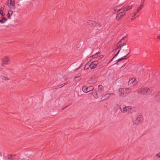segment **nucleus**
<instances>
[{
	"mask_svg": "<svg viewBox=\"0 0 160 160\" xmlns=\"http://www.w3.org/2000/svg\"><path fill=\"white\" fill-rule=\"evenodd\" d=\"M157 38H158V39H160V35H159V36H158L157 37Z\"/></svg>",
	"mask_w": 160,
	"mask_h": 160,
	"instance_id": "obj_35",
	"label": "nucleus"
},
{
	"mask_svg": "<svg viewBox=\"0 0 160 160\" xmlns=\"http://www.w3.org/2000/svg\"><path fill=\"white\" fill-rule=\"evenodd\" d=\"M80 74H78L75 77L74 79L76 80V81L79 82L81 80V78L77 80H76V79L77 78H79L80 77Z\"/></svg>",
	"mask_w": 160,
	"mask_h": 160,
	"instance_id": "obj_22",
	"label": "nucleus"
},
{
	"mask_svg": "<svg viewBox=\"0 0 160 160\" xmlns=\"http://www.w3.org/2000/svg\"><path fill=\"white\" fill-rule=\"evenodd\" d=\"M10 4L11 8L14 9L15 8L14 0H10Z\"/></svg>",
	"mask_w": 160,
	"mask_h": 160,
	"instance_id": "obj_12",
	"label": "nucleus"
},
{
	"mask_svg": "<svg viewBox=\"0 0 160 160\" xmlns=\"http://www.w3.org/2000/svg\"><path fill=\"white\" fill-rule=\"evenodd\" d=\"M2 80V82H4V81H7L8 79L4 76H1V80Z\"/></svg>",
	"mask_w": 160,
	"mask_h": 160,
	"instance_id": "obj_20",
	"label": "nucleus"
},
{
	"mask_svg": "<svg viewBox=\"0 0 160 160\" xmlns=\"http://www.w3.org/2000/svg\"><path fill=\"white\" fill-rule=\"evenodd\" d=\"M156 156L158 158H160V152L157 154L156 155Z\"/></svg>",
	"mask_w": 160,
	"mask_h": 160,
	"instance_id": "obj_30",
	"label": "nucleus"
},
{
	"mask_svg": "<svg viewBox=\"0 0 160 160\" xmlns=\"http://www.w3.org/2000/svg\"><path fill=\"white\" fill-rule=\"evenodd\" d=\"M25 123H26V124H28V123H27V122H25Z\"/></svg>",
	"mask_w": 160,
	"mask_h": 160,
	"instance_id": "obj_38",
	"label": "nucleus"
},
{
	"mask_svg": "<svg viewBox=\"0 0 160 160\" xmlns=\"http://www.w3.org/2000/svg\"><path fill=\"white\" fill-rule=\"evenodd\" d=\"M120 51V50H119L118 52L115 54V55H114V56L113 57V58L110 60V62H111V61H112L114 58L116 56H117L119 53V52Z\"/></svg>",
	"mask_w": 160,
	"mask_h": 160,
	"instance_id": "obj_24",
	"label": "nucleus"
},
{
	"mask_svg": "<svg viewBox=\"0 0 160 160\" xmlns=\"http://www.w3.org/2000/svg\"><path fill=\"white\" fill-rule=\"evenodd\" d=\"M117 107H118V105H117Z\"/></svg>",
	"mask_w": 160,
	"mask_h": 160,
	"instance_id": "obj_39",
	"label": "nucleus"
},
{
	"mask_svg": "<svg viewBox=\"0 0 160 160\" xmlns=\"http://www.w3.org/2000/svg\"><path fill=\"white\" fill-rule=\"evenodd\" d=\"M122 9V7L121 5H119L115 6L113 8V13L115 14L116 13H117L119 12Z\"/></svg>",
	"mask_w": 160,
	"mask_h": 160,
	"instance_id": "obj_9",
	"label": "nucleus"
},
{
	"mask_svg": "<svg viewBox=\"0 0 160 160\" xmlns=\"http://www.w3.org/2000/svg\"><path fill=\"white\" fill-rule=\"evenodd\" d=\"M3 155L4 157L8 158V154L7 153L5 152H3Z\"/></svg>",
	"mask_w": 160,
	"mask_h": 160,
	"instance_id": "obj_26",
	"label": "nucleus"
},
{
	"mask_svg": "<svg viewBox=\"0 0 160 160\" xmlns=\"http://www.w3.org/2000/svg\"><path fill=\"white\" fill-rule=\"evenodd\" d=\"M124 91L125 93H129L130 92L132 91V89L131 88H125L124 89Z\"/></svg>",
	"mask_w": 160,
	"mask_h": 160,
	"instance_id": "obj_19",
	"label": "nucleus"
},
{
	"mask_svg": "<svg viewBox=\"0 0 160 160\" xmlns=\"http://www.w3.org/2000/svg\"><path fill=\"white\" fill-rule=\"evenodd\" d=\"M136 15H134V13L131 18V20L132 21V20H134L136 18V17L135 16Z\"/></svg>",
	"mask_w": 160,
	"mask_h": 160,
	"instance_id": "obj_28",
	"label": "nucleus"
},
{
	"mask_svg": "<svg viewBox=\"0 0 160 160\" xmlns=\"http://www.w3.org/2000/svg\"><path fill=\"white\" fill-rule=\"evenodd\" d=\"M132 5L128 6L127 8L128 9V10H129L131 9L132 8Z\"/></svg>",
	"mask_w": 160,
	"mask_h": 160,
	"instance_id": "obj_29",
	"label": "nucleus"
},
{
	"mask_svg": "<svg viewBox=\"0 0 160 160\" xmlns=\"http://www.w3.org/2000/svg\"><path fill=\"white\" fill-rule=\"evenodd\" d=\"M89 60V63L90 65V68L91 69H92L94 68H95L97 65L98 63V61H92L91 60H89Z\"/></svg>",
	"mask_w": 160,
	"mask_h": 160,
	"instance_id": "obj_8",
	"label": "nucleus"
},
{
	"mask_svg": "<svg viewBox=\"0 0 160 160\" xmlns=\"http://www.w3.org/2000/svg\"><path fill=\"white\" fill-rule=\"evenodd\" d=\"M16 155L15 154H10L8 155V159L12 160L13 159V158L15 157Z\"/></svg>",
	"mask_w": 160,
	"mask_h": 160,
	"instance_id": "obj_17",
	"label": "nucleus"
},
{
	"mask_svg": "<svg viewBox=\"0 0 160 160\" xmlns=\"http://www.w3.org/2000/svg\"><path fill=\"white\" fill-rule=\"evenodd\" d=\"M137 82H138L135 78L133 77L129 79L128 85L130 87H132L135 85Z\"/></svg>",
	"mask_w": 160,
	"mask_h": 160,
	"instance_id": "obj_6",
	"label": "nucleus"
},
{
	"mask_svg": "<svg viewBox=\"0 0 160 160\" xmlns=\"http://www.w3.org/2000/svg\"><path fill=\"white\" fill-rule=\"evenodd\" d=\"M126 38L125 36L124 37H123L122 39L121 40L119 41V42H121V41L123 40L125 38Z\"/></svg>",
	"mask_w": 160,
	"mask_h": 160,
	"instance_id": "obj_33",
	"label": "nucleus"
},
{
	"mask_svg": "<svg viewBox=\"0 0 160 160\" xmlns=\"http://www.w3.org/2000/svg\"><path fill=\"white\" fill-rule=\"evenodd\" d=\"M143 5L142 4H141L139 7L138 8L137 10L134 13V15H136L139 12V11L142 8Z\"/></svg>",
	"mask_w": 160,
	"mask_h": 160,
	"instance_id": "obj_13",
	"label": "nucleus"
},
{
	"mask_svg": "<svg viewBox=\"0 0 160 160\" xmlns=\"http://www.w3.org/2000/svg\"><path fill=\"white\" fill-rule=\"evenodd\" d=\"M122 9H123V11H124V12L125 11H126L127 10H128V9L127 8H122Z\"/></svg>",
	"mask_w": 160,
	"mask_h": 160,
	"instance_id": "obj_31",
	"label": "nucleus"
},
{
	"mask_svg": "<svg viewBox=\"0 0 160 160\" xmlns=\"http://www.w3.org/2000/svg\"><path fill=\"white\" fill-rule=\"evenodd\" d=\"M89 67L90 68V65L89 63V62L88 61V62L85 65L84 67V69L85 70H87Z\"/></svg>",
	"mask_w": 160,
	"mask_h": 160,
	"instance_id": "obj_15",
	"label": "nucleus"
},
{
	"mask_svg": "<svg viewBox=\"0 0 160 160\" xmlns=\"http://www.w3.org/2000/svg\"><path fill=\"white\" fill-rule=\"evenodd\" d=\"M0 13H1V14L2 15V16H3V14H2L1 13V12Z\"/></svg>",
	"mask_w": 160,
	"mask_h": 160,
	"instance_id": "obj_37",
	"label": "nucleus"
},
{
	"mask_svg": "<svg viewBox=\"0 0 160 160\" xmlns=\"http://www.w3.org/2000/svg\"><path fill=\"white\" fill-rule=\"evenodd\" d=\"M100 52H98L94 55L88 58V59L89 60H91L92 59L94 58H97L98 60L100 59L103 58V55H100Z\"/></svg>",
	"mask_w": 160,
	"mask_h": 160,
	"instance_id": "obj_5",
	"label": "nucleus"
},
{
	"mask_svg": "<svg viewBox=\"0 0 160 160\" xmlns=\"http://www.w3.org/2000/svg\"><path fill=\"white\" fill-rule=\"evenodd\" d=\"M152 91V89L148 88H142L138 90V92L139 94L145 95L151 93Z\"/></svg>",
	"mask_w": 160,
	"mask_h": 160,
	"instance_id": "obj_2",
	"label": "nucleus"
},
{
	"mask_svg": "<svg viewBox=\"0 0 160 160\" xmlns=\"http://www.w3.org/2000/svg\"><path fill=\"white\" fill-rule=\"evenodd\" d=\"M143 121V117L141 114L137 115L134 119V123L136 124H139L141 123Z\"/></svg>",
	"mask_w": 160,
	"mask_h": 160,
	"instance_id": "obj_3",
	"label": "nucleus"
},
{
	"mask_svg": "<svg viewBox=\"0 0 160 160\" xmlns=\"http://www.w3.org/2000/svg\"><path fill=\"white\" fill-rule=\"evenodd\" d=\"M13 14V11L11 10H9L7 14L9 18H11V17Z\"/></svg>",
	"mask_w": 160,
	"mask_h": 160,
	"instance_id": "obj_18",
	"label": "nucleus"
},
{
	"mask_svg": "<svg viewBox=\"0 0 160 160\" xmlns=\"http://www.w3.org/2000/svg\"><path fill=\"white\" fill-rule=\"evenodd\" d=\"M92 22L91 21H88V23H92Z\"/></svg>",
	"mask_w": 160,
	"mask_h": 160,
	"instance_id": "obj_34",
	"label": "nucleus"
},
{
	"mask_svg": "<svg viewBox=\"0 0 160 160\" xmlns=\"http://www.w3.org/2000/svg\"><path fill=\"white\" fill-rule=\"evenodd\" d=\"M125 65L124 64V65H122V67H124L125 66Z\"/></svg>",
	"mask_w": 160,
	"mask_h": 160,
	"instance_id": "obj_36",
	"label": "nucleus"
},
{
	"mask_svg": "<svg viewBox=\"0 0 160 160\" xmlns=\"http://www.w3.org/2000/svg\"><path fill=\"white\" fill-rule=\"evenodd\" d=\"M93 96L96 98H98V93H97V92H95L94 93V94L93 95Z\"/></svg>",
	"mask_w": 160,
	"mask_h": 160,
	"instance_id": "obj_25",
	"label": "nucleus"
},
{
	"mask_svg": "<svg viewBox=\"0 0 160 160\" xmlns=\"http://www.w3.org/2000/svg\"><path fill=\"white\" fill-rule=\"evenodd\" d=\"M132 108V107L130 106H126L125 105H123L120 107V109L122 112L125 113L130 111Z\"/></svg>",
	"mask_w": 160,
	"mask_h": 160,
	"instance_id": "obj_4",
	"label": "nucleus"
},
{
	"mask_svg": "<svg viewBox=\"0 0 160 160\" xmlns=\"http://www.w3.org/2000/svg\"><path fill=\"white\" fill-rule=\"evenodd\" d=\"M98 87L99 90L101 91L102 90L103 86L102 85H99Z\"/></svg>",
	"mask_w": 160,
	"mask_h": 160,
	"instance_id": "obj_27",
	"label": "nucleus"
},
{
	"mask_svg": "<svg viewBox=\"0 0 160 160\" xmlns=\"http://www.w3.org/2000/svg\"><path fill=\"white\" fill-rule=\"evenodd\" d=\"M94 89V88L92 86L87 87L86 86H84L82 87V91L85 93H87Z\"/></svg>",
	"mask_w": 160,
	"mask_h": 160,
	"instance_id": "obj_7",
	"label": "nucleus"
},
{
	"mask_svg": "<svg viewBox=\"0 0 160 160\" xmlns=\"http://www.w3.org/2000/svg\"><path fill=\"white\" fill-rule=\"evenodd\" d=\"M118 49H117V47L115 46V48L113 50V52H115Z\"/></svg>",
	"mask_w": 160,
	"mask_h": 160,
	"instance_id": "obj_32",
	"label": "nucleus"
},
{
	"mask_svg": "<svg viewBox=\"0 0 160 160\" xmlns=\"http://www.w3.org/2000/svg\"><path fill=\"white\" fill-rule=\"evenodd\" d=\"M7 21V19L4 17L2 18V19L1 20V23H5Z\"/></svg>",
	"mask_w": 160,
	"mask_h": 160,
	"instance_id": "obj_23",
	"label": "nucleus"
},
{
	"mask_svg": "<svg viewBox=\"0 0 160 160\" xmlns=\"http://www.w3.org/2000/svg\"><path fill=\"white\" fill-rule=\"evenodd\" d=\"M11 62L9 57L4 56L1 59V68H4L6 65L10 64Z\"/></svg>",
	"mask_w": 160,
	"mask_h": 160,
	"instance_id": "obj_1",
	"label": "nucleus"
},
{
	"mask_svg": "<svg viewBox=\"0 0 160 160\" xmlns=\"http://www.w3.org/2000/svg\"><path fill=\"white\" fill-rule=\"evenodd\" d=\"M125 14V12H122L119 13L118 14L116 17V19L117 20H119L122 19L124 15Z\"/></svg>",
	"mask_w": 160,
	"mask_h": 160,
	"instance_id": "obj_10",
	"label": "nucleus"
},
{
	"mask_svg": "<svg viewBox=\"0 0 160 160\" xmlns=\"http://www.w3.org/2000/svg\"><path fill=\"white\" fill-rule=\"evenodd\" d=\"M127 55L123 57H122V58L119 59L118 60H117V62L116 63H115V64H118V62L120 61H121V60H124V59H126V58H125L126 57V56Z\"/></svg>",
	"mask_w": 160,
	"mask_h": 160,
	"instance_id": "obj_21",
	"label": "nucleus"
},
{
	"mask_svg": "<svg viewBox=\"0 0 160 160\" xmlns=\"http://www.w3.org/2000/svg\"><path fill=\"white\" fill-rule=\"evenodd\" d=\"M125 94V93L124 91V88H121L119 89L118 94L120 97H123L124 96Z\"/></svg>",
	"mask_w": 160,
	"mask_h": 160,
	"instance_id": "obj_11",
	"label": "nucleus"
},
{
	"mask_svg": "<svg viewBox=\"0 0 160 160\" xmlns=\"http://www.w3.org/2000/svg\"><path fill=\"white\" fill-rule=\"evenodd\" d=\"M126 44V43H121L119 45H117L116 46V47H117V49H119V50H121L122 48Z\"/></svg>",
	"mask_w": 160,
	"mask_h": 160,
	"instance_id": "obj_14",
	"label": "nucleus"
},
{
	"mask_svg": "<svg viewBox=\"0 0 160 160\" xmlns=\"http://www.w3.org/2000/svg\"><path fill=\"white\" fill-rule=\"evenodd\" d=\"M111 95V93H108L106 94H105L104 96H103L102 99L103 98V99H102V100H104L107 99L108 98L110 97V96Z\"/></svg>",
	"mask_w": 160,
	"mask_h": 160,
	"instance_id": "obj_16",
	"label": "nucleus"
}]
</instances>
